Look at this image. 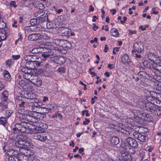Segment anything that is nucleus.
I'll return each mask as SVG.
<instances>
[{
    "instance_id": "1",
    "label": "nucleus",
    "mask_w": 161,
    "mask_h": 161,
    "mask_svg": "<svg viewBox=\"0 0 161 161\" xmlns=\"http://www.w3.org/2000/svg\"><path fill=\"white\" fill-rule=\"evenodd\" d=\"M137 145V143L135 139L129 137L126 139L125 142H123L121 146L128 152L134 154L135 152L134 148L136 147Z\"/></svg>"
},
{
    "instance_id": "2",
    "label": "nucleus",
    "mask_w": 161,
    "mask_h": 161,
    "mask_svg": "<svg viewBox=\"0 0 161 161\" xmlns=\"http://www.w3.org/2000/svg\"><path fill=\"white\" fill-rule=\"evenodd\" d=\"M143 64L146 67L150 69H153V72L155 75L154 79L159 78L161 77V65H157L156 64H151L147 61H145L143 62Z\"/></svg>"
},
{
    "instance_id": "3",
    "label": "nucleus",
    "mask_w": 161,
    "mask_h": 161,
    "mask_svg": "<svg viewBox=\"0 0 161 161\" xmlns=\"http://www.w3.org/2000/svg\"><path fill=\"white\" fill-rule=\"evenodd\" d=\"M16 139L18 141L16 142V144L20 148H24V146H25V144H29L30 142L28 138L22 135H18L16 136Z\"/></svg>"
},
{
    "instance_id": "4",
    "label": "nucleus",
    "mask_w": 161,
    "mask_h": 161,
    "mask_svg": "<svg viewBox=\"0 0 161 161\" xmlns=\"http://www.w3.org/2000/svg\"><path fill=\"white\" fill-rule=\"evenodd\" d=\"M52 46L51 45H47L45 44L44 45H42L40 47L43 49V52L42 54V56L45 58H47L52 55L53 53L52 52V50H54L52 49L49 46Z\"/></svg>"
},
{
    "instance_id": "5",
    "label": "nucleus",
    "mask_w": 161,
    "mask_h": 161,
    "mask_svg": "<svg viewBox=\"0 0 161 161\" xmlns=\"http://www.w3.org/2000/svg\"><path fill=\"white\" fill-rule=\"evenodd\" d=\"M29 126L26 124L25 125L24 123L21 124H17L15 125V127L13 128L14 130H17L19 131L22 132H25L28 134V131L29 130Z\"/></svg>"
},
{
    "instance_id": "6",
    "label": "nucleus",
    "mask_w": 161,
    "mask_h": 161,
    "mask_svg": "<svg viewBox=\"0 0 161 161\" xmlns=\"http://www.w3.org/2000/svg\"><path fill=\"white\" fill-rule=\"evenodd\" d=\"M24 148H21L19 149L20 152L22 153L23 155L22 158H25V160L26 161L27 157H31L34 154V152L33 151L31 150L30 149L27 148V147L25 146H24Z\"/></svg>"
},
{
    "instance_id": "7",
    "label": "nucleus",
    "mask_w": 161,
    "mask_h": 161,
    "mask_svg": "<svg viewBox=\"0 0 161 161\" xmlns=\"http://www.w3.org/2000/svg\"><path fill=\"white\" fill-rule=\"evenodd\" d=\"M30 82L37 87H40L42 85V82L41 79L36 75H33L31 78Z\"/></svg>"
},
{
    "instance_id": "8",
    "label": "nucleus",
    "mask_w": 161,
    "mask_h": 161,
    "mask_svg": "<svg viewBox=\"0 0 161 161\" xmlns=\"http://www.w3.org/2000/svg\"><path fill=\"white\" fill-rule=\"evenodd\" d=\"M133 49L132 50V52L141 53L144 49L143 45L141 42L138 41L134 43L133 45Z\"/></svg>"
},
{
    "instance_id": "9",
    "label": "nucleus",
    "mask_w": 161,
    "mask_h": 161,
    "mask_svg": "<svg viewBox=\"0 0 161 161\" xmlns=\"http://www.w3.org/2000/svg\"><path fill=\"white\" fill-rule=\"evenodd\" d=\"M135 115L138 117L139 118L142 119H144L145 120H146L148 121H151L152 120V117L148 118V115L144 113L143 110L142 109H140L136 111V114Z\"/></svg>"
},
{
    "instance_id": "10",
    "label": "nucleus",
    "mask_w": 161,
    "mask_h": 161,
    "mask_svg": "<svg viewBox=\"0 0 161 161\" xmlns=\"http://www.w3.org/2000/svg\"><path fill=\"white\" fill-rule=\"evenodd\" d=\"M26 108H31L32 111H34L38 108L39 105L38 104H35L32 99L27 100H26Z\"/></svg>"
},
{
    "instance_id": "11",
    "label": "nucleus",
    "mask_w": 161,
    "mask_h": 161,
    "mask_svg": "<svg viewBox=\"0 0 161 161\" xmlns=\"http://www.w3.org/2000/svg\"><path fill=\"white\" fill-rule=\"evenodd\" d=\"M21 111L20 110H19L18 112L16 113V115L19 118L21 119L25 120L24 122H27L29 118H30V115L29 114H26L28 112V111H26L25 112V113H24L23 112H21Z\"/></svg>"
},
{
    "instance_id": "12",
    "label": "nucleus",
    "mask_w": 161,
    "mask_h": 161,
    "mask_svg": "<svg viewBox=\"0 0 161 161\" xmlns=\"http://www.w3.org/2000/svg\"><path fill=\"white\" fill-rule=\"evenodd\" d=\"M28 134H37V133H43L44 130L42 127L37 126L36 127L31 128L29 126V130L28 131Z\"/></svg>"
},
{
    "instance_id": "13",
    "label": "nucleus",
    "mask_w": 161,
    "mask_h": 161,
    "mask_svg": "<svg viewBox=\"0 0 161 161\" xmlns=\"http://www.w3.org/2000/svg\"><path fill=\"white\" fill-rule=\"evenodd\" d=\"M53 44H52L50 43L46 44L47 45H51L54 46L55 47H59L64 46V43L67 42V41L64 40L56 39L53 40Z\"/></svg>"
},
{
    "instance_id": "14",
    "label": "nucleus",
    "mask_w": 161,
    "mask_h": 161,
    "mask_svg": "<svg viewBox=\"0 0 161 161\" xmlns=\"http://www.w3.org/2000/svg\"><path fill=\"white\" fill-rule=\"evenodd\" d=\"M45 59H43L39 60H33L29 63V66L31 68H35L39 66L41 63L43 62Z\"/></svg>"
},
{
    "instance_id": "15",
    "label": "nucleus",
    "mask_w": 161,
    "mask_h": 161,
    "mask_svg": "<svg viewBox=\"0 0 161 161\" xmlns=\"http://www.w3.org/2000/svg\"><path fill=\"white\" fill-rule=\"evenodd\" d=\"M133 136L134 138L142 142H145L146 140V136L145 135L134 132L133 133Z\"/></svg>"
},
{
    "instance_id": "16",
    "label": "nucleus",
    "mask_w": 161,
    "mask_h": 161,
    "mask_svg": "<svg viewBox=\"0 0 161 161\" xmlns=\"http://www.w3.org/2000/svg\"><path fill=\"white\" fill-rule=\"evenodd\" d=\"M49 47L52 49H53L54 50L60 52L62 54H65L67 53L66 50L64 48V47H65L64 45V46L59 47H55L54 46H51Z\"/></svg>"
},
{
    "instance_id": "17",
    "label": "nucleus",
    "mask_w": 161,
    "mask_h": 161,
    "mask_svg": "<svg viewBox=\"0 0 161 161\" xmlns=\"http://www.w3.org/2000/svg\"><path fill=\"white\" fill-rule=\"evenodd\" d=\"M59 30L61 31L60 33L62 36L68 35L70 32L69 29L66 27H60Z\"/></svg>"
},
{
    "instance_id": "18",
    "label": "nucleus",
    "mask_w": 161,
    "mask_h": 161,
    "mask_svg": "<svg viewBox=\"0 0 161 161\" xmlns=\"http://www.w3.org/2000/svg\"><path fill=\"white\" fill-rule=\"evenodd\" d=\"M39 39L43 41H46L49 39L51 38L50 36L45 33L41 32L39 33Z\"/></svg>"
},
{
    "instance_id": "19",
    "label": "nucleus",
    "mask_w": 161,
    "mask_h": 161,
    "mask_svg": "<svg viewBox=\"0 0 161 161\" xmlns=\"http://www.w3.org/2000/svg\"><path fill=\"white\" fill-rule=\"evenodd\" d=\"M35 138L41 142H44L47 139V136H43V135H36L33 136Z\"/></svg>"
},
{
    "instance_id": "20",
    "label": "nucleus",
    "mask_w": 161,
    "mask_h": 161,
    "mask_svg": "<svg viewBox=\"0 0 161 161\" xmlns=\"http://www.w3.org/2000/svg\"><path fill=\"white\" fill-rule=\"evenodd\" d=\"M154 85L157 90L161 91V81L157 78L153 79Z\"/></svg>"
},
{
    "instance_id": "21",
    "label": "nucleus",
    "mask_w": 161,
    "mask_h": 161,
    "mask_svg": "<svg viewBox=\"0 0 161 161\" xmlns=\"http://www.w3.org/2000/svg\"><path fill=\"white\" fill-rule=\"evenodd\" d=\"M39 33H34L30 35L28 37V39L30 41H35L39 39Z\"/></svg>"
},
{
    "instance_id": "22",
    "label": "nucleus",
    "mask_w": 161,
    "mask_h": 161,
    "mask_svg": "<svg viewBox=\"0 0 161 161\" xmlns=\"http://www.w3.org/2000/svg\"><path fill=\"white\" fill-rule=\"evenodd\" d=\"M54 28L61 27L63 25V22H59L58 19H56L53 21Z\"/></svg>"
},
{
    "instance_id": "23",
    "label": "nucleus",
    "mask_w": 161,
    "mask_h": 161,
    "mask_svg": "<svg viewBox=\"0 0 161 161\" xmlns=\"http://www.w3.org/2000/svg\"><path fill=\"white\" fill-rule=\"evenodd\" d=\"M8 36V34L4 30L2 29L0 31V38L1 40H4Z\"/></svg>"
},
{
    "instance_id": "24",
    "label": "nucleus",
    "mask_w": 161,
    "mask_h": 161,
    "mask_svg": "<svg viewBox=\"0 0 161 161\" xmlns=\"http://www.w3.org/2000/svg\"><path fill=\"white\" fill-rule=\"evenodd\" d=\"M110 33L111 36L115 37H117L119 36L117 30L115 28H112L110 31Z\"/></svg>"
},
{
    "instance_id": "25",
    "label": "nucleus",
    "mask_w": 161,
    "mask_h": 161,
    "mask_svg": "<svg viewBox=\"0 0 161 161\" xmlns=\"http://www.w3.org/2000/svg\"><path fill=\"white\" fill-rule=\"evenodd\" d=\"M8 94L7 91H5L2 92L1 95L2 100L5 101L8 99Z\"/></svg>"
},
{
    "instance_id": "26",
    "label": "nucleus",
    "mask_w": 161,
    "mask_h": 161,
    "mask_svg": "<svg viewBox=\"0 0 161 161\" xmlns=\"http://www.w3.org/2000/svg\"><path fill=\"white\" fill-rule=\"evenodd\" d=\"M33 75H32L31 73V71L25 72L24 74L23 75L24 78L25 79L29 80L30 82L31 81V78Z\"/></svg>"
},
{
    "instance_id": "27",
    "label": "nucleus",
    "mask_w": 161,
    "mask_h": 161,
    "mask_svg": "<svg viewBox=\"0 0 161 161\" xmlns=\"http://www.w3.org/2000/svg\"><path fill=\"white\" fill-rule=\"evenodd\" d=\"M121 61L124 64H128L130 62V59L127 54H125L122 56L121 58Z\"/></svg>"
},
{
    "instance_id": "28",
    "label": "nucleus",
    "mask_w": 161,
    "mask_h": 161,
    "mask_svg": "<svg viewBox=\"0 0 161 161\" xmlns=\"http://www.w3.org/2000/svg\"><path fill=\"white\" fill-rule=\"evenodd\" d=\"M123 160L126 161H133L134 159L132 158L131 155L129 154L123 155Z\"/></svg>"
},
{
    "instance_id": "29",
    "label": "nucleus",
    "mask_w": 161,
    "mask_h": 161,
    "mask_svg": "<svg viewBox=\"0 0 161 161\" xmlns=\"http://www.w3.org/2000/svg\"><path fill=\"white\" fill-rule=\"evenodd\" d=\"M110 141L111 144L113 145H117L119 142L118 138L116 136L112 137L110 139Z\"/></svg>"
},
{
    "instance_id": "30",
    "label": "nucleus",
    "mask_w": 161,
    "mask_h": 161,
    "mask_svg": "<svg viewBox=\"0 0 161 161\" xmlns=\"http://www.w3.org/2000/svg\"><path fill=\"white\" fill-rule=\"evenodd\" d=\"M39 120V119L38 118H36L34 117L30 116V118H29L28 121L25 122V123H28V122H30L32 123H37Z\"/></svg>"
},
{
    "instance_id": "31",
    "label": "nucleus",
    "mask_w": 161,
    "mask_h": 161,
    "mask_svg": "<svg viewBox=\"0 0 161 161\" xmlns=\"http://www.w3.org/2000/svg\"><path fill=\"white\" fill-rule=\"evenodd\" d=\"M24 97L27 99L28 100H30L33 99L34 97L35 96L34 94L31 93H28L26 92L24 93Z\"/></svg>"
},
{
    "instance_id": "32",
    "label": "nucleus",
    "mask_w": 161,
    "mask_h": 161,
    "mask_svg": "<svg viewBox=\"0 0 161 161\" xmlns=\"http://www.w3.org/2000/svg\"><path fill=\"white\" fill-rule=\"evenodd\" d=\"M3 75L4 76L5 80H7L10 79L11 76L9 72L7 70H4L3 72Z\"/></svg>"
},
{
    "instance_id": "33",
    "label": "nucleus",
    "mask_w": 161,
    "mask_h": 161,
    "mask_svg": "<svg viewBox=\"0 0 161 161\" xmlns=\"http://www.w3.org/2000/svg\"><path fill=\"white\" fill-rule=\"evenodd\" d=\"M147 56L148 58L151 62V63H152L154 60L156 56L152 53H150L148 54Z\"/></svg>"
},
{
    "instance_id": "34",
    "label": "nucleus",
    "mask_w": 161,
    "mask_h": 161,
    "mask_svg": "<svg viewBox=\"0 0 161 161\" xmlns=\"http://www.w3.org/2000/svg\"><path fill=\"white\" fill-rule=\"evenodd\" d=\"M146 93L149 97H152L153 98L155 97L156 95V93L153 91H147Z\"/></svg>"
},
{
    "instance_id": "35",
    "label": "nucleus",
    "mask_w": 161,
    "mask_h": 161,
    "mask_svg": "<svg viewBox=\"0 0 161 161\" xmlns=\"http://www.w3.org/2000/svg\"><path fill=\"white\" fill-rule=\"evenodd\" d=\"M138 75L139 76H141L140 77L138 78V79H140L141 80H142L143 79L146 77L147 74L143 71H141L138 73Z\"/></svg>"
},
{
    "instance_id": "36",
    "label": "nucleus",
    "mask_w": 161,
    "mask_h": 161,
    "mask_svg": "<svg viewBox=\"0 0 161 161\" xmlns=\"http://www.w3.org/2000/svg\"><path fill=\"white\" fill-rule=\"evenodd\" d=\"M148 62L149 63L151 64H153L154 63H155L157 65H159L158 64H160L161 63V60L159 57H157L156 56L155 57V58L154 60L153 61V62L151 63Z\"/></svg>"
},
{
    "instance_id": "37",
    "label": "nucleus",
    "mask_w": 161,
    "mask_h": 161,
    "mask_svg": "<svg viewBox=\"0 0 161 161\" xmlns=\"http://www.w3.org/2000/svg\"><path fill=\"white\" fill-rule=\"evenodd\" d=\"M18 105L19 106V107L20 108H26V107H26V101H24L21 100V101H20L18 103Z\"/></svg>"
},
{
    "instance_id": "38",
    "label": "nucleus",
    "mask_w": 161,
    "mask_h": 161,
    "mask_svg": "<svg viewBox=\"0 0 161 161\" xmlns=\"http://www.w3.org/2000/svg\"><path fill=\"white\" fill-rule=\"evenodd\" d=\"M58 63L59 64H62L64 63L66 60V58L63 56L59 57Z\"/></svg>"
},
{
    "instance_id": "39",
    "label": "nucleus",
    "mask_w": 161,
    "mask_h": 161,
    "mask_svg": "<svg viewBox=\"0 0 161 161\" xmlns=\"http://www.w3.org/2000/svg\"><path fill=\"white\" fill-rule=\"evenodd\" d=\"M26 30L29 31H36L37 29L36 27H35L34 26L32 25V26L29 27H26Z\"/></svg>"
},
{
    "instance_id": "40",
    "label": "nucleus",
    "mask_w": 161,
    "mask_h": 161,
    "mask_svg": "<svg viewBox=\"0 0 161 161\" xmlns=\"http://www.w3.org/2000/svg\"><path fill=\"white\" fill-rule=\"evenodd\" d=\"M24 59L26 61L31 62L32 60L31 59V55H26L24 56Z\"/></svg>"
},
{
    "instance_id": "41",
    "label": "nucleus",
    "mask_w": 161,
    "mask_h": 161,
    "mask_svg": "<svg viewBox=\"0 0 161 161\" xmlns=\"http://www.w3.org/2000/svg\"><path fill=\"white\" fill-rule=\"evenodd\" d=\"M7 121L6 119L4 117H1L0 118V123L3 125H4Z\"/></svg>"
},
{
    "instance_id": "42",
    "label": "nucleus",
    "mask_w": 161,
    "mask_h": 161,
    "mask_svg": "<svg viewBox=\"0 0 161 161\" xmlns=\"http://www.w3.org/2000/svg\"><path fill=\"white\" fill-rule=\"evenodd\" d=\"M30 23L32 26L37 24V20L36 19H33L30 20Z\"/></svg>"
},
{
    "instance_id": "43",
    "label": "nucleus",
    "mask_w": 161,
    "mask_h": 161,
    "mask_svg": "<svg viewBox=\"0 0 161 161\" xmlns=\"http://www.w3.org/2000/svg\"><path fill=\"white\" fill-rule=\"evenodd\" d=\"M46 26L48 29L54 28L53 22L52 23L50 22H47L46 24Z\"/></svg>"
},
{
    "instance_id": "44",
    "label": "nucleus",
    "mask_w": 161,
    "mask_h": 161,
    "mask_svg": "<svg viewBox=\"0 0 161 161\" xmlns=\"http://www.w3.org/2000/svg\"><path fill=\"white\" fill-rule=\"evenodd\" d=\"M48 106L49 108V110H50V111H51L53 110L56 107V106L55 105L52 104H49L48 105Z\"/></svg>"
},
{
    "instance_id": "45",
    "label": "nucleus",
    "mask_w": 161,
    "mask_h": 161,
    "mask_svg": "<svg viewBox=\"0 0 161 161\" xmlns=\"http://www.w3.org/2000/svg\"><path fill=\"white\" fill-rule=\"evenodd\" d=\"M14 63V61L13 59H8L6 62L7 65L10 66Z\"/></svg>"
},
{
    "instance_id": "46",
    "label": "nucleus",
    "mask_w": 161,
    "mask_h": 161,
    "mask_svg": "<svg viewBox=\"0 0 161 161\" xmlns=\"http://www.w3.org/2000/svg\"><path fill=\"white\" fill-rule=\"evenodd\" d=\"M41 108L42 109H45L46 110L44 112L45 113H47L50 112V110H49V109H48V108H49L48 105H47V107H41ZM43 112H44V111H43Z\"/></svg>"
},
{
    "instance_id": "47",
    "label": "nucleus",
    "mask_w": 161,
    "mask_h": 161,
    "mask_svg": "<svg viewBox=\"0 0 161 161\" xmlns=\"http://www.w3.org/2000/svg\"><path fill=\"white\" fill-rule=\"evenodd\" d=\"M92 69H92V68H90L89 69V73L92 76V77H93L94 76H96L97 74L95 72L92 71Z\"/></svg>"
},
{
    "instance_id": "48",
    "label": "nucleus",
    "mask_w": 161,
    "mask_h": 161,
    "mask_svg": "<svg viewBox=\"0 0 161 161\" xmlns=\"http://www.w3.org/2000/svg\"><path fill=\"white\" fill-rule=\"evenodd\" d=\"M18 83L20 86L23 87L25 85V82L24 80H19L18 82Z\"/></svg>"
},
{
    "instance_id": "49",
    "label": "nucleus",
    "mask_w": 161,
    "mask_h": 161,
    "mask_svg": "<svg viewBox=\"0 0 161 161\" xmlns=\"http://www.w3.org/2000/svg\"><path fill=\"white\" fill-rule=\"evenodd\" d=\"M119 47H116L114 48L113 49V54H115L119 51Z\"/></svg>"
},
{
    "instance_id": "50",
    "label": "nucleus",
    "mask_w": 161,
    "mask_h": 161,
    "mask_svg": "<svg viewBox=\"0 0 161 161\" xmlns=\"http://www.w3.org/2000/svg\"><path fill=\"white\" fill-rule=\"evenodd\" d=\"M31 59L33 60H41V58L38 57L36 56L31 55Z\"/></svg>"
},
{
    "instance_id": "51",
    "label": "nucleus",
    "mask_w": 161,
    "mask_h": 161,
    "mask_svg": "<svg viewBox=\"0 0 161 161\" xmlns=\"http://www.w3.org/2000/svg\"><path fill=\"white\" fill-rule=\"evenodd\" d=\"M10 5L11 7H14L16 8L17 6V5L16 4V2L14 1H11L10 3Z\"/></svg>"
},
{
    "instance_id": "52",
    "label": "nucleus",
    "mask_w": 161,
    "mask_h": 161,
    "mask_svg": "<svg viewBox=\"0 0 161 161\" xmlns=\"http://www.w3.org/2000/svg\"><path fill=\"white\" fill-rule=\"evenodd\" d=\"M20 58V56L19 55H13L12 56V58L14 60H18Z\"/></svg>"
},
{
    "instance_id": "53",
    "label": "nucleus",
    "mask_w": 161,
    "mask_h": 161,
    "mask_svg": "<svg viewBox=\"0 0 161 161\" xmlns=\"http://www.w3.org/2000/svg\"><path fill=\"white\" fill-rule=\"evenodd\" d=\"M40 126H41V127H42L43 130L47 129L48 127V125L45 123H42Z\"/></svg>"
},
{
    "instance_id": "54",
    "label": "nucleus",
    "mask_w": 161,
    "mask_h": 161,
    "mask_svg": "<svg viewBox=\"0 0 161 161\" xmlns=\"http://www.w3.org/2000/svg\"><path fill=\"white\" fill-rule=\"evenodd\" d=\"M90 122V120L86 118L85 119V121H84L83 122V124L84 125H88Z\"/></svg>"
},
{
    "instance_id": "55",
    "label": "nucleus",
    "mask_w": 161,
    "mask_h": 161,
    "mask_svg": "<svg viewBox=\"0 0 161 161\" xmlns=\"http://www.w3.org/2000/svg\"><path fill=\"white\" fill-rule=\"evenodd\" d=\"M32 100H33V101L35 104L36 103V104H38V103H40L39 99L36 98L35 97V96L34 97V98L33 99H32Z\"/></svg>"
},
{
    "instance_id": "56",
    "label": "nucleus",
    "mask_w": 161,
    "mask_h": 161,
    "mask_svg": "<svg viewBox=\"0 0 161 161\" xmlns=\"http://www.w3.org/2000/svg\"><path fill=\"white\" fill-rule=\"evenodd\" d=\"M97 97L96 96H94L93 97L91 98V103L92 104H93L95 101V100L97 99Z\"/></svg>"
},
{
    "instance_id": "57",
    "label": "nucleus",
    "mask_w": 161,
    "mask_h": 161,
    "mask_svg": "<svg viewBox=\"0 0 161 161\" xmlns=\"http://www.w3.org/2000/svg\"><path fill=\"white\" fill-rule=\"evenodd\" d=\"M58 71L59 72L64 73L65 71V69L64 68L60 67L58 69Z\"/></svg>"
},
{
    "instance_id": "58",
    "label": "nucleus",
    "mask_w": 161,
    "mask_h": 161,
    "mask_svg": "<svg viewBox=\"0 0 161 161\" xmlns=\"http://www.w3.org/2000/svg\"><path fill=\"white\" fill-rule=\"evenodd\" d=\"M12 113V111L11 110H10V111L7 110V111H6V114H7V115H6V116L8 118L10 116V115Z\"/></svg>"
},
{
    "instance_id": "59",
    "label": "nucleus",
    "mask_w": 161,
    "mask_h": 161,
    "mask_svg": "<svg viewBox=\"0 0 161 161\" xmlns=\"http://www.w3.org/2000/svg\"><path fill=\"white\" fill-rule=\"evenodd\" d=\"M107 67L110 69H112L114 68V66L113 64H109L108 65Z\"/></svg>"
},
{
    "instance_id": "60",
    "label": "nucleus",
    "mask_w": 161,
    "mask_h": 161,
    "mask_svg": "<svg viewBox=\"0 0 161 161\" xmlns=\"http://www.w3.org/2000/svg\"><path fill=\"white\" fill-rule=\"evenodd\" d=\"M93 26L92 27V29L94 31H96V30H97L98 28V27L95 24H93Z\"/></svg>"
},
{
    "instance_id": "61",
    "label": "nucleus",
    "mask_w": 161,
    "mask_h": 161,
    "mask_svg": "<svg viewBox=\"0 0 161 161\" xmlns=\"http://www.w3.org/2000/svg\"><path fill=\"white\" fill-rule=\"evenodd\" d=\"M129 34L130 35H132L133 34H135L136 33V32L135 30H129Z\"/></svg>"
},
{
    "instance_id": "62",
    "label": "nucleus",
    "mask_w": 161,
    "mask_h": 161,
    "mask_svg": "<svg viewBox=\"0 0 161 161\" xmlns=\"http://www.w3.org/2000/svg\"><path fill=\"white\" fill-rule=\"evenodd\" d=\"M102 28L103 30H104L106 31H108L109 29L107 25L103 26Z\"/></svg>"
},
{
    "instance_id": "63",
    "label": "nucleus",
    "mask_w": 161,
    "mask_h": 161,
    "mask_svg": "<svg viewBox=\"0 0 161 161\" xmlns=\"http://www.w3.org/2000/svg\"><path fill=\"white\" fill-rule=\"evenodd\" d=\"M38 48H34L32 50V52L33 53H38L39 51L38 50Z\"/></svg>"
},
{
    "instance_id": "64",
    "label": "nucleus",
    "mask_w": 161,
    "mask_h": 161,
    "mask_svg": "<svg viewBox=\"0 0 161 161\" xmlns=\"http://www.w3.org/2000/svg\"><path fill=\"white\" fill-rule=\"evenodd\" d=\"M97 37H95L93 40H91L90 41L91 43H93L94 42L97 43Z\"/></svg>"
}]
</instances>
